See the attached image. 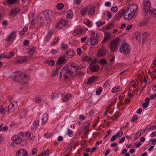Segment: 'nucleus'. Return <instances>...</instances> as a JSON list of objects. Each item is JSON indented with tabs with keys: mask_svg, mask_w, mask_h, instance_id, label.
<instances>
[{
	"mask_svg": "<svg viewBox=\"0 0 156 156\" xmlns=\"http://www.w3.org/2000/svg\"><path fill=\"white\" fill-rule=\"evenodd\" d=\"M91 59V58L90 57L88 56H85L83 58V60L87 62H88L90 61Z\"/></svg>",
	"mask_w": 156,
	"mask_h": 156,
	"instance_id": "nucleus-42",
	"label": "nucleus"
},
{
	"mask_svg": "<svg viewBox=\"0 0 156 156\" xmlns=\"http://www.w3.org/2000/svg\"><path fill=\"white\" fill-rule=\"evenodd\" d=\"M51 12L49 11H46L40 13L38 16V18L40 20H46L47 23H48L51 21Z\"/></svg>",
	"mask_w": 156,
	"mask_h": 156,
	"instance_id": "nucleus-4",
	"label": "nucleus"
},
{
	"mask_svg": "<svg viewBox=\"0 0 156 156\" xmlns=\"http://www.w3.org/2000/svg\"><path fill=\"white\" fill-rule=\"evenodd\" d=\"M74 55V52L73 50H68L66 52V55H67L68 58H71Z\"/></svg>",
	"mask_w": 156,
	"mask_h": 156,
	"instance_id": "nucleus-17",
	"label": "nucleus"
},
{
	"mask_svg": "<svg viewBox=\"0 0 156 156\" xmlns=\"http://www.w3.org/2000/svg\"><path fill=\"white\" fill-rule=\"evenodd\" d=\"M98 78V77L94 76L92 77L89 78L88 79V83L91 84L95 82V80Z\"/></svg>",
	"mask_w": 156,
	"mask_h": 156,
	"instance_id": "nucleus-24",
	"label": "nucleus"
},
{
	"mask_svg": "<svg viewBox=\"0 0 156 156\" xmlns=\"http://www.w3.org/2000/svg\"><path fill=\"white\" fill-rule=\"evenodd\" d=\"M87 8H83L81 11V14L83 16H85L87 14Z\"/></svg>",
	"mask_w": 156,
	"mask_h": 156,
	"instance_id": "nucleus-34",
	"label": "nucleus"
},
{
	"mask_svg": "<svg viewBox=\"0 0 156 156\" xmlns=\"http://www.w3.org/2000/svg\"><path fill=\"white\" fill-rule=\"evenodd\" d=\"M68 25V21L63 19H62L58 22L56 25V27L59 29H62L64 27Z\"/></svg>",
	"mask_w": 156,
	"mask_h": 156,
	"instance_id": "nucleus-10",
	"label": "nucleus"
},
{
	"mask_svg": "<svg viewBox=\"0 0 156 156\" xmlns=\"http://www.w3.org/2000/svg\"><path fill=\"white\" fill-rule=\"evenodd\" d=\"M73 16V12L71 10H69L67 12V14L66 17L67 19H69L72 17Z\"/></svg>",
	"mask_w": 156,
	"mask_h": 156,
	"instance_id": "nucleus-31",
	"label": "nucleus"
},
{
	"mask_svg": "<svg viewBox=\"0 0 156 156\" xmlns=\"http://www.w3.org/2000/svg\"><path fill=\"white\" fill-rule=\"evenodd\" d=\"M64 7L63 4L62 3H60L58 4L57 5L56 8L59 10H61Z\"/></svg>",
	"mask_w": 156,
	"mask_h": 156,
	"instance_id": "nucleus-37",
	"label": "nucleus"
},
{
	"mask_svg": "<svg viewBox=\"0 0 156 156\" xmlns=\"http://www.w3.org/2000/svg\"><path fill=\"white\" fill-rule=\"evenodd\" d=\"M13 52L11 51L9 53V54L6 55L5 56L6 58L9 59L11 58L13 55Z\"/></svg>",
	"mask_w": 156,
	"mask_h": 156,
	"instance_id": "nucleus-45",
	"label": "nucleus"
},
{
	"mask_svg": "<svg viewBox=\"0 0 156 156\" xmlns=\"http://www.w3.org/2000/svg\"><path fill=\"white\" fill-rule=\"evenodd\" d=\"M36 49V47H32L31 48L29 49V50L27 51V53L31 55L34 53Z\"/></svg>",
	"mask_w": 156,
	"mask_h": 156,
	"instance_id": "nucleus-25",
	"label": "nucleus"
},
{
	"mask_svg": "<svg viewBox=\"0 0 156 156\" xmlns=\"http://www.w3.org/2000/svg\"><path fill=\"white\" fill-rule=\"evenodd\" d=\"M61 69L60 67H57L55 70L53 71L52 72V75L54 76H57L58 75V73Z\"/></svg>",
	"mask_w": 156,
	"mask_h": 156,
	"instance_id": "nucleus-26",
	"label": "nucleus"
},
{
	"mask_svg": "<svg viewBox=\"0 0 156 156\" xmlns=\"http://www.w3.org/2000/svg\"><path fill=\"white\" fill-rule=\"evenodd\" d=\"M138 119V117H137V115H134L133 117L131 119V122H133L136 121Z\"/></svg>",
	"mask_w": 156,
	"mask_h": 156,
	"instance_id": "nucleus-49",
	"label": "nucleus"
},
{
	"mask_svg": "<svg viewBox=\"0 0 156 156\" xmlns=\"http://www.w3.org/2000/svg\"><path fill=\"white\" fill-rule=\"evenodd\" d=\"M68 47V45L67 44H64L63 43L62 44V48L63 50H65Z\"/></svg>",
	"mask_w": 156,
	"mask_h": 156,
	"instance_id": "nucleus-51",
	"label": "nucleus"
},
{
	"mask_svg": "<svg viewBox=\"0 0 156 156\" xmlns=\"http://www.w3.org/2000/svg\"><path fill=\"white\" fill-rule=\"evenodd\" d=\"M150 7L147 10L148 8H147L146 7H145L146 8L144 9V5L143 6V10L144 11V12L143 14L144 16H146L147 15V13H149V14L152 17H155L156 16V9H151V4L150 3Z\"/></svg>",
	"mask_w": 156,
	"mask_h": 156,
	"instance_id": "nucleus-7",
	"label": "nucleus"
},
{
	"mask_svg": "<svg viewBox=\"0 0 156 156\" xmlns=\"http://www.w3.org/2000/svg\"><path fill=\"white\" fill-rule=\"evenodd\" d=\"M19 136H18L17 135L14 136L12 138V140L13 141L15 142V141L17 140Z\"/></svg>",
	"mask_w": 156,
	"mask_h": 156,
	"instance_id": "nucleus-54",
	"label": "nucleus"
},
{
	"mask_svg": "<svg viewBox=\"0 0 156 156\" xmlns=\"http://www.w3.org/2000/svg\"><path fill=\"white\" fill-rule=\"evenodd\" d=\"M142 130L140 131L139 134V132H138L135 135V139H137L139 137H140L142 134L143 133H142Z\"/></svg>",
	"mask_w": 156,
	"mask_h": 156,
	"instance_id": "nucleus-46",
	"label": "nucleus"
},
{
	"mask_svg": "<svg viewBox=\"0 0 156 156\" xmlns=\"http://www.w3.org/2000/svg\"><path fill=\"white\" fill-rule=\"evenodd\" d=\"M73 71L72 69H70L68 66H64L62 68L60 73L59 77L60 80L62 79V77L63 75L64 77V80H66L68 78L69 74L71 77L73 76Z\"/></svg>",
	"mask_w": 156,
	"mask_h": 156,
	"instance_id": "nucleus-3",
	"label": "nucleus"
},
{
	"mask_svg": "<svg viewBox=\"0 0 156 156\" xmlns=\"http://www.w3.org/2000/svg\"><path fill=\"white\" fill-rule=\"evenodd\" d=\"M83 32L81 29H75L73 32V34L74 36H76L81 34Z\"/></svg>",
	"mask_w": 156,
	"mask_h": 156,
	"instance_id": "nucleus-23",
	"label": "nucleus"
},
{
	"mask_svg": "<svg viewBox=\"0 0 156 156\" xmlns=\"http://www.w3.org/2000/svg\"><path fill=\"white\" fill-rule=\"evenodd\" d=\"M120 41V39L119 38L114 39L112 41L109 46V48L112 52H115L117 50L118 47L119 46Z\"/></svg>",
	"mask_w": 156,
	"mask_h": 156,
	"instance_id": "nucleus-5",
	"label": "nucleus"
},
{
	"mask_svg": "<svg viewBox=\"0 0 156 156\" xmlns=\"http://www.w3.org/2000/svg\"><path fill=\"white\" fill-rule=\"evenodd\" d=\"M100 69L99 66L97 65H94L90 69L92 72H98Z\"/></svg>",
	"mask_w": 156,
	"mask_h": 156,
	"instance_id": "nucleus-20",
	"label": "nucleus"
},
{
	"mask_svg": "<svg viewBox=\"0 0 156 156\" xmlns=\"http://www.w3.org/2000/svg\"><path fill=\"white\" fill-rule=\"evenodd\" d=\"M55 61L52 59L48 60L46 61V63L51 66H53L55 65Z\"/></svg>",
	"mask_w": 156,
	"mask_h": 156,
	"instance_id": "nucleus-30",
	"label": "nucleus"
},
{
	"mask_svg": "<svg viewBox=\"0 0 156 156\" xmlns=\"http://www.w3.org/2000/svg\"><path fill=\"white\" fill-rule=\"evenodd\" d=\"M141 34L139 32L136 31L134 33V37H135L136 39H140V37Z\"/></svg>",
	"mask_w": 156,
	"mask_h": 156,
	"instance_id": "nucleus-32",
	"label": "nucleus"
},
{
	"mask_svg": "<svg viewBox=\"0 0 156 156\" xmlns=\"http://www.w3.org/2000/svg\"><path fill=\"white\" fill-rule=\"evenodd\" d=\"M100 63L101 65L104 66L106 65L107 64V62L105 60V58H104L103 59H101L100 60Z\"/></svg>",
	"mask_w": 156,
	"mask_h": 156,
	"instance_id": "nucleus-36",
	"label": "nucleus"
},
{
	"mask_svg": "<svg viewBox=\"0 0 156 156\" xmlns=\"http://www.w3.org/2000/svg\"><path fill=\"white\" fill-rule=\"evenodd\" d=\"M90 123L89 122H87L85 123L84 125V130L86 129L89 126Z\"/></svg>",
	"mask_w": 156,
	"mask_h": 156,
	"instance_id": "nucleus-58",
	"label": "nucleus"
},
{
	"mask_svg": "<svg viewBox=\"0 0 156 156\" xmlns=\"http://www.w3.org/2000/svg\"><path fill=\"white\" fill-rule=\"evenodd\" d=\"M148 130H153L154 129H156V125H149L147 126Z\"/></svg>",
	"mask_w": 156,
	"mask_h": 156,
	"instance_id": "nucleus-35",
	"label": "nucleus"
},
{
	"mask_svg": "<svg viewBox=\"0 0 156 156\" xmlns=\"http://www.w3.org/2000/svg\"><path fill=\"white\" fill-rule=\"evenodd\" d=\"M114 23H108V25L105 28V29H110L112 28L114 26Z\"/></svg>",
	"mask_w": 156,
	"mask_h": 156,
	"instance_id": "nucleus-41",
	"label": "nucleus"
},
{
	"mask_svg": "<svg viewBox=\"0 0 156 156\" xmlns=\"http://www.w3.org/2000/svg\"><path fill=\"white\" fill-rule=\"evenodd\" d=\"M123 133V132L121 130L119 131L116 134L115 136L117 137H120L122 135Z\"/></svg>",
	"mask_w": 156,
	"mask_h": 156,
	"instance_id": "nucleus-44",
	"label": "nucleus"
},
{
	"mask_svg": "<svg viewBox=\"0 0 156 156\" xmlns=\"http://www.w3.org/2000/svg\"><path fill=\"white\" fill-rule=\"evenodd\" d=\"M76 52L79 55H80L82 54V51L80 48H78L76 50Z\"/></svg>",
	"mask_w": 156,
	"mask_h": 156,
	"instance_id": "nucleus-55",
	"label": "nucleus"
},
{
	"mask_svg": "<svg viewBox=\"0 0 156 156\" xmlns=\"http://www.w3.org/2000/svg\"><path fill=\"white\" fill-rule=\"evenodd\" d=\"M67 134L69 136L71 137L73 135V132L72 130L68 129L67 130Z\"/></svg>",
	"mask_w": 156,
	"mask_h": 156,
	"instance_id": "nucleus-39",
	"label": "nucleus"
},
{
	"mask_svg": "<svg viewBox=\"0 0 156 156\" xmlns=\"http://www.w3.org/2000/svg\"><path fill=\"white\" fill-rule=\"evenodd\" d=\"M51 136V133H44V136L46 138H49Z\"/></svg>",
	"mask_w": 156,
	"mask_h": 156,
	"instance_id": "nucleus-62",
	"label": "nucleus"
},
{
	"mask_svg": "<svg viewBox=\"0 0 156 156\" xmlns=\"http://www.w3.org/2000/svg\"><path fill=\"white\" fill-rule=\"evenodd\" d=\"M16 33V31H12L5 39V41L8 42H10L14 37L15 36Z\"/></svg>",
	"mask_w": 156,
	"mask_h": 156,
	"instance_id": "nucleus-13",
	"label": "nucleus"
},
{
	"mask_svg": "<svg viewBox=\"0 0 156 156\" xmlns=\"http://www.w3.org/2000/svg\"><path fill=\"white\" fill-rule=\"evenodd\" d=\"M27 61V59L26 57H23L19 58L16 60V62L20 64H23Z\"/></svg>",
	"mask_w": 156,
	"mask_h": 156,
	"instance_id": "nucleus-15",
	"label": "nucleus"
},
{
	"mask_svg": "<svg viewBox=\"0 0 156 156\" xmlns=\"http://www.w3.org/2000/svg\"><path fill=\"white\" fill-rule=\"evenodd\" d=\"M102 88L101 87H99L98 88L96 91V94L97 95H100L101 92L102 91Z\"/></svg>",
	"mask_w": 156,
	"mask_h": 156,
	"instance_id": "nucleus-38",
	"label": "nucleus"
},
{
	"mask_svg": "<svg viewBox=\"0 0 156 156\" xmlns=\"http://www.w3.org/2000/svg\"><path fill=\"white\" fill-rule=\"evenodd\" d=\"M105 21L103 22H101L100 21H98L96 23V24L98 27H100L105 24Z\"/></svg>",
	"mask_w": 156,
	"mask_h": 156,
	"instance_id": "nucleus-43",
	"label": "nucleus"
},
{
	"mask_svg": "<svg viewBox=\"0 0 156 156\" xmlns=\"http://www.w3.org/2000/svg\"><path fill=\"white\" fill-rule=\"evenodd\" d=\"M35 23L34 21L32 20L31 22V24L30 25V28L33 29L35 26Z\"/></svg>",
	"mask_w": 156,
	"mask_h": 156,
	"instance_id": "nucleus-61",
	"label": "nucleus"
},
{
	"mask_svg": "<svg viewBox=\"0 0 156 156\" xmlns=\"http://www.w3.org/2000/svg\"><path fill=\"white\" fill-rule=\"evenodd\" d=\"M17 0H7V2L9 4H12L16 2Z\"/></svg>",
	"mask_w": 156,
	"mask_h": 156,
	"instance_id": "nucleus-50",
	"label": "nucleus"
},
{
	"mask_svg": "<svg viewBox=\"0 0 156 156\" xmlns=\"http://www.w3.org/2000/svg\"><path fill=\"white\" fill-rule=\"evenodd\" d=\"M107 17L109 19H111L112 17V14L110 11H107Z\"/></svg>",
	"mask_w": 156,
	"mask_h": 156,
	"instance_id": "nucleus-52",
	"label": "nucleus"
},
{
	"mask_svg": "<svg viewBox=\"0 0 156 156\" xmlns=\"http://www.w3.org/2000/svg\"><path fill=\"white\" fill-rule=\"evenodd\" d=\"M144 9L146 7L148 8L147 10L150 7V0H144Z\"/></svg>",
	"mask_w": 156,
	"mask_h": 156,
	"instance_id": "nucleus-22",
	"label": "nucleus"
},
{
	"mask_svg": "<svg viewBox=\"0 0 156 156\" xmlns=\"http://www.w3.org/2000/svg\"><path fill=\"white\" fill-rule=\"evenodd\" d=\"M87 11L90 15H92L94 13L95 9L94 6H90L87 7Z\"/></svg>",
	"mask_w": 156,
	"mask_h": 156,
	"instance_id": "nucleus-14",
	"label": "nucleus"
},
{
	"mask_svg": "<svg viewBox=\"0 0 156 156\" xmlns=\"http://www.w3.org/2000/svg\"><path fill=\"white\" fill-rule=\"evenodd\" d=\"M130 48L128 44L126 43H123L119 49V51L124 54H128L130 52Z\"/></svg>",
	"mask_w": 156,
	"mask_h": 156,
	"instance_id": "nucleus-8",
	"label": "nucleus"
},
{
	"mask_svg": "<svg viewBox=\"0 0 156 156\" xmlns=\"http://www.w3.org/2000/svg\"><path fill=\"white\" fill-rule=\"evenodd\" d=\"M65 61V57H59L56 62V64L60 66Z\"/></svg>",
	"mask_w": 156,
	"mask_h": 156,
	"instance_id": "nucleus-18",
	"label": "nucleus"
},
{
	"mask_svg": "<svg viewBox=\"0 0 156 156\" xmlns=\"http://www.w3.org/2000/svg\"><path fill=\"white\" fill-rule=\"evenodd\" d=\"M48 114L47 113L43 114L42 118V122L44 123L46 122L48 120Z\"/></svg>",
	"mask_w": 156,
	"mask_h": 156,
	"instance_id": "nucleus-29",
	"label": "nucleus"
},
{
	"mask_svg": "<svg viewBox=\"0 0 156 156\" xmlns=\"http://www.w3.org/2000/svg\"><path fill=\"white\" fill-rule=\"evenodd\" d=\"M98 36H96L95 37H90V38L87 41V44L91 46H93L96 44L98 42Z\"/></svg>",
	"mask_w": 156,
	"mask_h": 156,
	"instance_id": "nucleus-9",
	"label": "nucleus"
},
{
	"mask_svg": "<svg viewBox=\"0 0 156 156\" xmlns=\"http://www.w3.org/2000/svg\"><path fill=\"white\" fill-rule=\"evenodd\" d=\"M30 43L29 41L27 40H25L23 42V44L25 46L29 45Z\"/></svg>",
	"mask_w": 156,
	"mask_h": 156,
	"instance_id": "nucleus-59",
	"label": "nucleus"
},
{
	"mask_svg": "<svg viewBox=\"0 0 156 156\" xmlns=\"http://www.w3.org/2000/svg\"><path fill=\"white\" fill-rule=\"evenodd\" d=\"M138 9V7L135 4H133L129 5L125 11L124 10L123 17L127 20H130L133 17L136 12Z\"/></svg>",
	"mask_w": 156,
	"mask_h": 156,
	"instance_id": "nucleus-1",
	"label": "nucleus"
},
{
	"mask_svg": "<svg viewBox=\"0 0 156 156\" xmlns=\"http://www.w3.org/2000/svg\"><path fill=\"white\" fill-rule=\"evenodd\" d=\"M22 140L20 137L19 136L17 140L15 141V143L16 144H20L22 142Z\"/></svg>",
	"mask_w": 156,
	"mask_h": 156,
	"instance_id": "nucleus-47",
	"label": "nucleus"
},
{
	"mask_svg": "<svg viewBox=\"0 0 156 156\" xmlns=\"http://www.w3.org/2000/svg\"><path fill=\"white\" fill-rule=\"evenodd\" d=\"M118 9L117 6H114L112 7L111 10L114 13L116 12L118 10Z\"/></svg>",
	"mask_w": 156,
	"mask_h": 156,
	"instance_id": "nucleus-48",
	"label": "nucleus"
},
{
	"mask_svg": "<svg viewBox=\"0 0 156 156\" xmlns=\"http://www.w3.org/2000/svg\"><path fill=\"white\" fill-rule=\"evenodd\" d=\"M17 156H26L28 155L27 151L23 149H20L16 152Z\"/></svg>",
	"mask_w": 156,
	"mask_h": 156,
	"instance_id": "nucleus-12",
	"label": "nucleus"
},
{
	"mask_svg": "<svg viewBox=\"0 0 156 156\" xmlns=\"http://www.w3.org/2000/svg\"><path fill=\"white\" fill-rule=\"evenodd\" d=\"M120 41V39L119 38L114 39L112 41L109 46V48L112 52H115L117 50L118 47L119 46Z\"/></svg>",
	"mask_w": 156,
	"mask_h": 156,
	"instance_id": "nucleus-6",
	"label": "nucleus"
},
{
	"mask_svg": "<svg viewBox=\"0 0 156 156\" xmlns=\"http://www.w3.org/2000/svg\"><path fill=\"white\" fill-rule=\"evenodd\" d=\"M58 41V38L55 37L54 39H53V40L52 41V45H51V46L52 45H55L56 44Z\"/></svg>",
	"mask_w": 156,
	"mask_h": 156,
	"instance_id": "nucleus-40",
	"label": "nucleus"
},
{
	"mask_svg": "<svg viewBox=\"0 0 156 156\" xmlns=\"http://www.w3.org/2000/svg\"><path fill=\"white\" fill-rule=\"evenodd\" d=\"M151 137H154L156 136V131L152 132L150 135Z\"/></svg>",
	"mask_w": 156,
	"mask_h": 156,
	"instance_id": "nucleus-64",
	"label": "nucleus"
},
{
	"mask_svg": "<svg viewBox=\"0 0 156 156\" xmlns=\"http://www.w3.org/2000/svg\"><path fill=\"white\" fill-rule=\"evenodd\" d=\"M72 97V96L70 94H67L63 98L62 100L64 102H66L68 101L69 99Z\"/></svg>",
	"mask_w": 156,
	"mask_h": 156,
	"instance_id": "nucleus-28",
	"label": "nucleus"
},
{
	"mask_svg": "<svg viewBox=\"0 0 156 156\" xmlns=\"http://www.w3.org/2000/svg\"><path fill=\"white\" fill-rule=\"evenodd\" d=\"M105 50L104 48H102L98 50L97 53V55L98 57L103 56L105 55Z\"/></svg>",
	"mask_w": 156,
	"mask_h": 156,
	"instance_id": "nucleus-16",
	"label": "nucleus"
},
{
	"mask_svg": "<svg viewBox=\"0 0 156 156\" xmlns=\"http://www.w3.org/2000/svg\"><path fill=\"white\" fill-rule=\"evenodd\" d=\"M37 152V148L33 149L32 151L31 154L33 155Z\"/></svg>",
	"mask_w": 156,
	"mask_h": 156,
	"instance_id": "nucleus-60",
	"label": "nucleus"
},
{
	"mask_svg": "<svg viewBox=\"0 0 156 156\" xmlns=\"http://www.w3.org/2000/svg\"><path fill=\"white\" fill-rule=\"evenodd\" d=\"M16 75L13 80L14 81L23 84H26L30 79V77L23 72L19 71H16L14 72Z\"/></svg>",
	"mask_w": 156,
	"mask_h": 156,
	"instance_id": "nucleus-2",
	"label": "nucleus"
},
{
	"mask_svg": "<svg viewBox=\"0 0 156 156\" xmlns=\"http://www.w3.org/2000/svg\"><path fill=\"white\" fill-rule=\"evenodd\" d=\"M18 12L17 10L14 9L11 11V15H13L16 14Z\"/></svg>",
	"mask_w": 156,
	"mask_h": 156,
	"instance_id": "nucleus-56",
	"label": "nucleus"
},
{
	"mask_svg": "<svg viewBox=\"0 0 156 156\" xmlns=\"http://www.w3.org/2000/svg\"><path fill=\"white\" fill-rule=\"evenodd\" d=\"M17 105L16 102H12L9 104L8 106V111L9 112H12L17 107Z\"/></svg>",
	"mask_w": 156,
	"mask_h": 156,
	"instance_id": "nucleus-11",
	"label": "nucleus"
},
{
	"mask_svg": "<svg viewBox=\"0 0 156 156\" xmlns=\"http://www.w3.org/2000/svg\"><path fill=\"white\" fill-rule=\"evenodd\" d=\"M39 125V121L37 120L35 121L32 125L31 129L33 130L36 129Z\"/></svg>",
	"mask_w": 156,
	"mask_h": 156,
	"instance_id": "nucleus-21",
	"label": "nucleus"
},
{
	"mask_svg": "<svg viewBox=\"0 0 156 156\" xmlns=\"http://www.w3.org/2000/svg\"><path fill=\"white\" fill-rule=\"evenodd\" d=\"M150 142L151 144L155 145L156 144V139H152L151 140Z\"/></svg>",
	"mask_w": 156,
	"mask_h": 156,
	"instance_id": "nucleus-57",
	"label": "nucleus"
},
{
	"mask_svg": "<svg viewBox=\"0 0 156 156\" xmlns=\"http://www.w3.org/2000/svg\"><path fill=\"white\" fill-rule=\"evenodd\" d=\"M91 33L92 35L90 36L91 37H95L97 36H98V34L97 33H95L94 31H92Z\"/></svg>",
	"mask_w": 156,
	"mask_h": 156,
	"instance_id": "nucleus-53",
	"label": "nucleus"
},
{
	"mask_svg": "<svg viewBox=\"0 0 156 156\" xmlns=\"http://www.w3.org/2000/svg\"><path fill=\"white\" fill-rule=\"evenodd\" d=\"M111 35L109 33H106L104 36L103 40L101 43L104 44L108 41Z\"/></svg>",
	"mask_w": 156,
	"mask_h": 156,
	"instance_id": "nucleus-19",
	"label": "nucleus"
},
{
	"mask_svg": "<svg viewBox=\"0 0 156 156\" xmlns=\"http://www.w3.org/2000/svg\"><path fill=\"white\" fill-rule=\"evenodd\" d=\"M117 138V137L115 135H113L111 138V141H114Z\"/></svg>",
	"mask_w": 156,
	"mask_h": 156,
	"instance_id": "nucleus-63",
	"label": "nucleus"
},
{
	"mask_svg": "<svg viewBox=\"0 0 156 156\" xmlns=\"http://www.w3.org/2000/svg\"><path fill=\"white\" fill-rule=\"evenodd\" d=\"M120 88V87L119 86L114 87L112 89V93H115L118 91Z\"/></svg>",
	"mask_w": 156,
	"mask_h": 156,
	"instance_id": "nucleus-33",
	"label": "nucleus"
},
{
	"mask_svg": "<svg viewBox=\"0 0 156 156\" xmlns=\"http://www.w3.org/2000/svg\"><path fill=\"white\" fill-rule=\"evenodd\" d=\"M49 150L47 149L42 153L38 155L37 156H48L49 155Z\"/></svg>",
	"mask_w": 156,
	"mask_h": 156,
	"instance_id": "nucleus-27",
	"label": "nucleus"
}]
</instances>
